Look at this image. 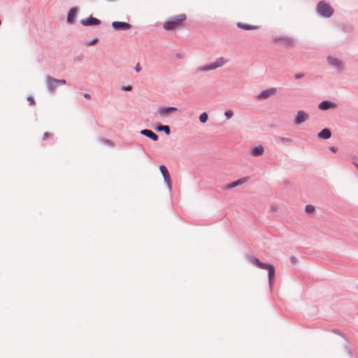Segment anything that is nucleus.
I'll return each instance as SVG.
<instances>
[{"label":"nucleus","mask_w":358,"mask_h":358,"mask_svg":"<svg viewBox=\"0 0 358 358\" xmlns=\"http://www.w3.org/2000/svg\"><path fill=\"white\" fill-rule=\"evenodd\" d=\"M357 289H358V285H357Z\"/></svg>","instance_id":"nucleus-43"},{"label":"nucleus","mask_w":358,"mask_h":358,"mask_svg":"<svg viewBox=\"0 0 358 358\" xmlns=\"http://www.w3.org/2000/svg\"><path fill=\"white\" fill-rule=\"evenodd\" d=\"M178 109L174 106H160L157 114L161 117H166L170 115L172 112L177 111Z\"/></svg>","instance_id":"nucleus-7"},{"label":"nucleus","mask_w":358,"mask_h":358,"mask_svg":"<svg viewBox=\"0 0 358 358\" xmlns=\"http://www.w3.org/2000/svg\"><path fill=\"white\" fill-rule=\"evenodd\" d=\"M163 178H164V182L166 184L168 188L169 189V190H171V179L170 174H168V175L164 176Z\"/></svg>","instance_id":"nucleus-24"},{"label":"nucleus","mask_w":358,"mask_h":358,"mask_svg":"<svg viewBox=\"0 0 358 358\" xmlns=\"http://www.w3.org/2000/svg\"><path fill=\"white\" fill-rule=\"evenodd\" d=\"M357 167L358 168V164H356Z\"/></svg>","instance_id":"nucleus-42"},{"label":"nucleus","mask_w":358,"mask_h":358,"mask_svg":"<svg viewBox=\"0 0 358 358\" xmlns=\"http://www.w3.org/2000/svg\"><path fill=\"white\" fill-rule=\"evenodd\" d=\"M348 352L350 355H352L350 349H348Z\"/></svg>","instance_id":"nucleus-41"},{"label":"nucleus","mask_w":358,"mask_h":358,"mask_svg":"<svg viewBox=\"0 0 358 358\" xmlns=\"http://www.w3.org/2000/svg\"><path fill=\"white\" fill-rule=\"evenodd\" d=\"M341 29L345 33H352L354 31V27L350 23L343 24Z\"/></svg>","instance_id":"nucleus-23"},{"label":"nucleus","mask_w":358,"mask_h":358,"mask_svg":"<svg viewBox=\"0 0 358 358\" xmlns=\"http://www.w3.org/2000/svg\"><path fill=\"white\" fill-rule=\"evenodd\" d=\"M78 9L77 7H72L69 9L67 13L66 22L69 24H73L76 22V17L77 16Z\"/></svg>","instance_id":"nucleus-11"},{"label":"nucleus","mask_w":358,"mask_h":358,"mask_svg":"<svg viewBox=\"0 0 358 358\" xmlns=\"http://www.w3.org/2000/svg\"><path fill=\"white\" fill-rule=\"evenodd\" d=\"M329 149V150H331V152H335L338 150V148L336 146H330Z\"/></svg>","instance_id":"nucleus-36"},{"label":"nucleus","mask_w":358,"mask_h":358,"mask_svg":"<svg viewBox=\"0 0 358 358\" xmlns=\"http://www.w3.org/2000/svg\"><path fill=\"white\" fill-rule=\"evenodd\" d=\"M83 96L86 99H90L91 98V95L90 94H87V93H85L83 94Z\"/></svg>","instance_id":"nucleus-40"},{"label":"nucleus","mask_w":358,"mask_h":358,"mask_svg":"<svg viewBox=\"0 0 358 358\" xmlns=\"http://www.w3.org/2000/svg\"><path fill=\"white\" fill-rule=\"evenodd\" d=\"M66 80L64 79H56L52 76H46V87L50 93L54 94L56 88L61 85H66Z\"/></svg>","instance_id":"nucleus-3"},{"label":"nucleus","mask_w":358,"mask_h":358,"mask_svg":"<svg viewBox=\"0 0 358 358\" xmlns=\"http://www.w3.org/2000/svg\"><path fill=\"white\" fill-rule=\"evenodd\" d=\"M171 19L177 23L178 26H180L181 23L187 19V15L185 13L179 14L171 17Z\"/></svg>","instance_id":"nucleus-21"},{"label":"nucleus","mask_w":358,"mask_h":358,"mask_svg":"<svg viewBox=\"0 0 358 358\" xmlns=\"http://www.w3.org/2000/svg\"><path fill=\"white\" fill-rule=\"evenodd\" d=\"M332 332H334V334H338L339 336H341V337H343V338H345V336L343 333H342L339 329H332Z\"/></svg>","instance_id":"nucleus-32"},{"label":"nucleus","mask_w":358,"mask_h":358,"mask_svg":"<svg viewBox=\"0 0 358 358\" xmlns=\"http://www.w3.org/2000/svg\"><path fill=\"white\" fill-rule=\"evenodd\" d=\"M100 141L101 143L106 144V145H109V146H111V147H114L115 146L114 142L112 141L111 140L106 139V138H101Z\"/></svg>","instance_id":"nucleus-26"},{"label":"nucleus","mask_w":358,"mask_h":358,"mask_svg":"<svg viewBox=\"0 0 358 358\" xmlns=\"http://www.w3.org/2000/svg\"><path fill=\"white\" fill-rule=\"evenodd\" d=\"M305 211L308 213H312L315 211V206L310 204H308L305 206Z\"/></svg>","instance_id":"nucleus-28"},{"label":"nucleus","mask_w":358,"mask_h":358,"mask_svg":"<svg viewBox=\"0 0 358 358\" xmlns=\"http://www.w3.org/2000/svg\"><path fill=\"white\" fill-rule=\"evenodd\" d=\"M121 89L122 91L129 92L132 90V87H131V85H124V86L122 87Z\"/></svg>","instance_id":"nucleus-33"},{"label":"nucleus","mask_w":358,"mask_h":358,"mask_svg":"<svg viewBox=\"0 0 358 358\" xmlns=\"http://www.w3.org/2000/svg\"><path fill=\"white\" fill-rule=\"evenodd\" d=\"M249 178L248 177H243V178H239L236 181H234L227 185H225L222 189L224 190H229V189H231L237 186H239L243 183H245V182H247Z\"/></svg>","instance_id":"nucleus-12"},{"label":"nucleus","mask_w":358,"mask_h":358,"mask_svg":"<svg viewBox=\"0 0 358 358\" xmlns=\"http://www.w3.org/2000/svg\"><path fill=\"white\" fill-rule=\"evenodd\" d=\"M177 23L174 22L172 19H169L166 21L163 24V28L166 31L174 30L176 27H178Z\"/></svg>","instance_id":"nucleus-18"},{"label":"nucleus","mask_w":358,"mask_h":358,"mask_svg":"<svg viewBox=\"0 0 358 358\" xmlns=\"http://www.w3.org/2000/svg\"><path fill=\"white\" fill-rule=\"evenodd\" d=\"M208 119V116L206 112L202 113L199 117V120L200 122H201V123H206L207 122Z\"/></svg>","instance_id":"nucleus-25"},{"label":"nucleus","mask_w":358,"mask_h":358,"mask_svg":"<svg viewBox=\"0 0 358 358\" xmlns=\"http://www.w3.org/2000/svg\"><path fill=\"white\" fill-rule=\"evenodd\" d=\"M155 129L158 132L164 131L166 135L171 134V129L168 125H159L156 127Z\"/></svg>","instance_id":"nucleus-22"},{"label":"nucleus","mask_w":358,"mask_h":358,"mask_svg":"<svg viewBox=\"0 0 358 358\" xmlns=\"http://www.w3.org/2000/svg\"><path fill=\"white\" fill-rule=\"evenodd\" d=\"M249 260L257 267L268 271V284L270 289H272V286L274 282L275 269V266L271 264H266L259 261V259L255 257L248 256Z\"/></svg>","instance_id":"nucleus-1"},{"label":"nucleus","mask_w":358,"mask_h":358,"mask_svg":"<svg viewBox=\"0 0 358 358\" xmlns=\"http://www.w3.org/2000/svg\"><path fill=\"white\" fill-rule=\"evenodd\" d=\"M45 136H46V140L52 138V135L49 132H46Z\"/></svg>","instance_id":"nucleus-38"},{"label":"nucleus","mask_w":358,"mask_h":358,"mask_svg":"<svg viewBox=\"0 0 358 358\" xmlns=\"http://www.w3.org/2000/svg\"><path fill=\"white\" fill-rule=\"evenodd\" d=\"M275 43H279L287 48H293L296 45V41L293 37L289 36H279L274 38Z\"/></svg>","instance_id":"nucleus-6"},{"label":"nucleus","mask_w":358,"mask_h":358,"mask_svg":"<svg viewBox=\"0 0 358 358\" xmlns=\"http://www.w3.org/2000/svg\"><path fill=\"white\" fill-rule=\"evenodd\" d=\"M81 24L85 27H90V26H98L101 24V22L100 20L92 16V15H90L88 17L82 19L80 20Z\"/></svg>","instance_id":"nucleus-10"},{"label":"nucleus","mask_w":358,"mask_h":358,"mask_svg":"<svg viewBox=\"0 0 358 358\" xmlns=\"http://www.w3.org/2000/svg\"><path fill=\"white\" fill-rule=\"evenodd\" d=\"M316 11L320 15L325 18L331 17L334 13V8L325 1H320L317 3Z\"/></svg>","instance_id":"nucleus-2"},{"label":"nucleus","mask_w":358,"mask_h":358,"mask_svg":"<svg viewBox=\"0 0 358 358\" xmlns=\"http://www.w3.org/2000/svg\"><path fill=\"white\" fill-rule=\"evenodd\" d=\"M275 141L276 143H282L285 145H289L293 143L294 140L291 138L282 137V136H276L275 138Z\"/></svg>","instance_id":"nucleus-17"},{"label":"nucleus","mask_w":358,"mask_h":358,"mask_svg":"<svg viewBox=\"0 0 358 358\" xmlns=\"http://www.w3.org/2000/svg\"><path fill=\"white\" fill-rule=\"evenodd\" d=\"M304 76V73H298L294 75L295 79H300L302 78Z\"/></svg>","instance_id":"nucleus-34"},{"label":"nucleus","mask_w":358,"mask_h":358,"mask_svg":"<svg viewBox=\"0 0 358 358\" xmlns=\"http://www.w3.org/2000/svg\"><path fill=\"white\" fill-rule=\"evenodd\" d=\"M331 136V132L329 129L324 128L322 129L318 134L317 137L321 139H329Z\"/></svg>","instance_id":"nucleus-20"},{"label":"nucleus","mask_w":358,"mask_h":358,"mask_svg":"<svg viewBox=\"0 0 358 358\" xmlns=\"http://www.w3.org/2000/svg\"><path fill=\"white\" fill-rule=\"evenodd\" d=\"M83 54H80L76 57H74V62H77V63H80L83 61Z\"/></svg>","instance_id":"nucleus-31"},{"label":"nucleus","mask_w":358,"mask_h":358,"mask_svg":"<svg viewBox=\"0 0 358 358\" xmlns=\"http://www.w3.org/2000/svg\"><path fill=\"white\" fill-rule=\"evenodd\" d=\"M134 69H135V71H136V72H140V71H141V66H140L139 63H138V64L136 65V66H135Z\"/></svg>","instance_id":"nucleus-35"},{"label":"nucleus","mask_w":358,"mask_h":358,"mask_svg":"<svg viewBox=\"0 0 358 358\" xmlns=\"http://www.w3.org/2000/svg\"><path fill=\"white\" fill-rule=\"evenodd\" d=\"M276 92L277 89L275 87L264 90L258 94L257 99L259 100L266 99L270 96L275 94Z\"/></svg>","instance_id":"nucleus-13"},{"label":"nucleus","mask_w":358,"mask_h":358,"mask_svg":"<svg viewBox=\"0 0 358 358\" xmlns=\"http://www.w3.org/2000/svg\"><path fill=\"white\" fill-rule=\"evenodd\" d=\"M264 148L262 145H258L250 151V155L253 157H259L264 154Z\"/></svg>","instance_id":"nucleus-16"},{"label":"nucleus","mask_w":358,"mask_h":358,"mask_svg":"<svg viewBox=\"0 0 358 358\" xmlns=\"http://www.w3.org/2000/svg\"><path fill=\"white\" fill-rule=\"evenodd\" d=\"M159 170H160V172L162 173L163 177L169 174V172L167 168L164 165H160Z\"/></svg>","instance_id":"nucleus-27"},{"label":"nucleus","mask_w":358,"mask_h":358,"mask_svg":"<svg viewBox=\"0 0 358 358\" xmlns=\"http://www.w3.org/2000/svg\"><path fill=\"white\" fill-rule=\"evenodd\" d=\"M327 62L328 64L336 69L338 73H341L345 69L344 63L338 58L329 55L327 57Z\"/></svg>","instance_id":"nucleus-5"},{"label":"nucleus","mask_w":358,"mask_h":358,"mask_svg":"<svg viewBox=\"0 0 358 358\" xmlns=\"http://www.w3.org/2000/svg\"><path fill=\"white\" fill-rule=\"evenodd\" d=\"M28 101H29L30 105H33L34 103V101L31 97H29Z\"/></svg>","instance_id":"nucleus-39"},{"label":"nucleus","mask_w":358,"mask_h":358,"mask_svg":"<svg viewBox=\"0 0 358 358\" xmlns=\"http://www.w3.org/2000/svg\"><path fill=\"white\" fill-rule=\"evenodd\" d=\"M336 107L337 105L336 103L329 100L322 101L318 105V108L321 110H327L331 108H336Z\"/></svg>","instance_id":"nucleus-14"},{"label":"nucleus","mask_w":358,"mask_h":358,"mask_svg":"<svg viewBox=\"0 0 358 358\" xmlns=\"http://www.w3.org/2000/svg\"><path fill=\"white\" fill-rule=\"evenodd\" d=\"M233 115H234V113L231 110H227L224 113V115L227 120H229L230 118H231Z\"/></svg>","instance_id":"nucleus-30"},{"label":"nucleus","mask_w":358,"mask_h":358,"mask_svg":"<svg viewBox=\"0 0 358 358\" xmlns=\"http://www.w3.org/2000/svg\"><path fill=\"white\" fill-rule=\"evenodd\" d=\"M309 118L310 116L308 113L302 110H299L297 111L296 115L294 117V124L296 125H300L304 122L309 120Z\"/></svg>","instance_id":"nucleus-9"},{"label":"nucleus","mask_w":358,"mask_h":358,"mask_svg":"<svg viewBox=\"0 0 358 358\" xmlns=\"http://www.w3.org/2000/svg\"><path fill=\"white\" fill-rule=\"evenodd\" d=\"M236 26L239 29H242L244 30H255L258 29L259 28V26L256 25H250L248 24H245L241 22H238L236 23Z\"/></svg>","instance_id":"nucleus-19"},{"label":"nucleus","mask_w":358,"mask_h":358,"mask_svg":"<svg viewBox=\"0 0 358 358\" xmlns=\"http://www.w3.org/2000/svg\"><path fill=\"white\" fill-rule=\"evenodd\" d=\"M140 134L141 135H143V136L152 139L154 141H157L159 139L158 135L150 129H142L140 131Z\"/></svg>","instance_id":"nucleus-15"},{"label":"nucleus","mask_w":358,"mask_h":358,"mask_svg":"<svg viewBox=\"0 0 358 358\" xmlns=\"http://www.w3.org/2000/svg\"><path fill=\"white\" fill-rule=\"evenodd\" d=\"M290 260H291V262L294 264L297 262V259L295 257H292Z\"/></svg>","instance_id":"nucleus-37"},{"label":"nucleus","mask_w":358,"mask_h":358,"mask_svg":"<svg viewBox=\"0 0 358 358\" xmlns=\"http://www.w3.org/2000/svg\"><path fill=\"white\" fill-rule=\"evenodd\" d=\"M227 60L224 57H219L216 59V61L207 64L203 66H200L197 69V71H208L216 69L220 66H222L224 64L227 63Z\"/></svg>","instance_id":"nucleus-4"},{"label":"nucleus","mask_w":358,"mask_h":358,"mask_svg":"<svg viewBox=\"0 0 358 358\" xmlns=\"http://www.w3.org/2000/svg\"><path fill=\"white\" fill-rule=\"evenodd\" d=\"M111 27L115 31H126L131 28V24L126 22L114 21Z\"/></svg>","instance_id":"nucleus-8"},{"label":"nucleus","mask_w":358,"mask_h":358,"mask_svg":"<svg viewBox=\"0 0 358 358\" xmlns=\"http://www.w3.org/2000/svg\"><path fill=\"white\" fill-rule=\"evenodd\" d=\"M99 41V38L97 37H95L94 39L91 40V41H87L86 42V45L87 46H90V45H94L96 44Z\"/></svg>","instance_id":"nucleus-29"}]
</instances>
